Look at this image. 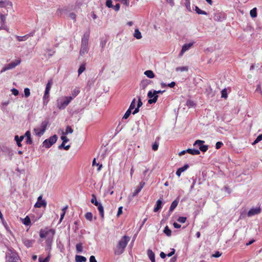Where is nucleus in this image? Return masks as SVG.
Segmentation results:
<instances>
[{"instance_id": "61", "label": "nucleus", "mask_w": 262, "mask_h": 262, "mask_svg": "<svg viewBox=\"0 0 262 262\" xmlns=\"http://www.w3.org/2000/svg\"><path fill=\"white\" fill-rule=\"evenodd\" d=\"M122 209L123 207L122 206L119 207L117 214V216H119L122 213Z\"/></svg>"}, {"instance_id": "6", "label": "nucleus", "mask_w": 262, "mask_h": 262, "mask_svg": "<svg viewBox=\"0 0 262 262\" xmlns=\"http://www.w3.org/2000/svg\"><path fill=\"white\" fill-rule=\"evenodd\" d=\"M57 138L58 137L56 135L50 137L49 139L45 140L43 142V146L47 148H49L56 142Z\"/></svg>"}, {"instance_id": "30", "label": "nucleus", "mask_w": 262, "mask_h": 262, "mask_svg": "<svg viewBox=\"0 0 262 262\" xmlns=\"http://www.w3.org/2000/svg\"><path fill=\"white\" fill-rule=\"evenodd\" d=\"M195 11L199 14H203V15L207 14V13L206 11L202 10L197 6H195Z\"/></svg>"}, {"instance_id": "8", "label": "nucleus", "mask_w": 262, "mask_h": 262, "mask_svg": "<svg viewBox=\"0 0 262 262\" xmlns=\"http://www.w3.org/2000/svg\"><path fill=\"white\" fill-rule=\"evenodd\" d=\"M165 91V90H163V91H161V90H159V91L154 90L153 92H154V94L155 95V96L152 99H148V103L149 104H150L156 103L157 101V100H158V94H162Z\"/></svg>"}, {"instance_id": "13", "label": "nucleus", "mask_w": 262, "mask_h": 262, "mask_svg": "<svg viewBox=\"0 0 262 262\" xmlns=\"http://www.w3.org/2000/svg\"><path fill=\"white\" fill-rule=\"evenodd\" d=\"M145 183L144 182H141L139 184V186H138L136 189L135 190L134 192L133 193V196H136L138 195V194L140 192V191L142 190V189L144 186Z\"/></svg>"}, {"instance_id": "28", "label": "nucleus", "mask_w": 262, "mask_h": 262, "mask_svg": "<svg viewBox=\"0 0 262 262\" xmlns=\"http://www.w3.org/2000/svg\"><path fill=\"white\" fill-rule=\"evenodd\" d=\"M250 14L251 17L254 18L257 16V8H254L250 11Z\"/></svg>"}, {"instance_id": "22", "label": "nucleus", "mask_w": 262, "mask_h": 262, "mask_svg": "<svg viewBox=\"0 0 262 262\" xmlns=\"http://www.w3.org/2000/svg\"><path fill=\"white\" fill-rule=\"evenodd\" d=\"M12 256L7 255V258L8 260L11 262H13L17 259V255L16 253H12Z\"/></svg>"}, {"instance_id": "26", "label": "nucleus", "mask_w": 262, "mask_h": 262, "mask_svg": "<svg viewBox=\"0 0 262 262\" xmlns=\"http://www.w3.org/2000/svg\"><path fill=\"white\" fill-rule=\"evenodd\" d=\"M75 261L76 262H85L86 261V258L84 256L77 255L75 256Z\"/></svg>"}, {"instance_id": "17", "label": "nucleus", "mask_w": 262, "mask_h": 262, "mask_svg": "<svg viewBox=\"0 0 262 262\" xmlns=\"http://www.w3.org/2000/svg\"><path fill=\"white\" fill-rule=\"evenodd\" d=\"M88 46L81 45L80 50V55L83 56L88 52Z\"/></svg>"}, {"instance_id": "55", "label": "nucleus", "mask_w": 262, "mask_h": 262, "mask_svg": "<svg viewBox=\"0 0 262 262\" xmlns=\"http://www.w3.org/2000/svg\"><path fill=\"white\" fill-rule=\"evenodd\" d=\"M106 6L108 8H112L113 6L112 5V0H106Z\"/></svg>"}, {"instance_id": "44", "label": "nucleus", "mask_w": 262, "mask_h": 262, "mask_svg": "<svg viewBox=\"0 0 262 262\" xmlns=\"http://www.w3.org/2000/svg\"><path fill=\"white\" fill-rule=\"evenodd\" d=\"M261 140H262V134L257 136L256 139L253 142V144H255Z\"/></svg>"}, {"instance_id": "59", "label": "nucleus", "mask_w": 262, "mask_h": 262, "mask_svg": "<svg viewBox=\"0 0 262 262\" xmlns=\"http://www.w3.org/2000/svg\"><path fill=\"white\" fill-rule=\"evenodd\" d=\"M223 145V143L222 142H217L215 145V147L216 149L220 148Z\"/></svg>"}, {"instance_id": "62", "label": "nucleus", "mask_w": 262, "mask_h": 262, "mask_svg": "<svg viewBox=\"0 0 262 262\" xmlns=\"http://www.w3.org/2000/svg\"><path fill=\"white\" fill-rule=\"evenodd\" d=\"M175 251H176V250H175L174 249H171V251L170 253H169L168 254H167V255L168 257H170V256H172L174 254Z\"/></svg>"}, {"instance_id": "60", "label": "nucleus", "mask_w": 262, "mask_h": 262, "mask_svg": "<svg viewBox=\"0 0 262 262\" xmlns=\"http://www.w3.org/2000/svg\"><path fill=\"white\" fill-rule=\"evenodd\" d=\"M12 94L14 95V96H17L19 94V92L16 89H14L13 88L12 90Z\"/></svg>"}, {"instance_id": "54", "label": "nucleus", "mask_w": 262, "mask_h": 262, "mask_svg": "<svg viewBox=\"0 0 262 262\" xmlns=\"http://www.w3.org/2000/svg\"><path fill=\"white\" fill-rule=\"evenodd\" d=\"M50 257L49 256H47L44 259H42L41 257H39V262H49V261Z\"/></svg>"}, {"instance_id": "38", "label": "nucleus", "mask_w": 262, "mask_h": 262, "mask_svg": "<svg viewBox=\"0 0 262 262\" xmlns=\"http://www.w3.org/2000/svg\"><path fill=\"white\" fill-rule=\"evenodd\" d=\"M73 132V129L72 128V127L70 126H67L66 127V131L64 133H63L64 134H68L69 133L72 134Z\"/></svg>"}, {"instance_id": "5", "label": "nucleus", "mask_w": 262, "mask_h": 262, "mask_svg": "<svg viewBox=\"0 0 262 262\" xmlns=\"http://www.w3.org/2000/svg\"><path fill=\"white\" fill-rule=\"evenodd\" d=\"M53 83L52 80L50 79L48 81L45 91V94L43 97V103L47 104L49 101V92L51 88V85Z\"/></svg>"}, {"instance_id": "42", "label": "nucleus", "mask_w": 262, "mask_h": 262, "mask_svg": "<svg viewBox=\"0 0 262 262\" xmlns=\"http://www.w3.org/2000/svg\"><path fill=\"white\" fill-rule=\"evenodd\" d=\"M204 143V141L203 140H197L195 141L194 143L193 144V145L194 146L198 145L200 147L201 146L203 145Z\"/></svg>"}, {"instance_id": "35", "label": "nucleus", "mask_w": 262, "mask_h": 262, "mask_svg": "<svg viewBox=\"0 0 262 262\" xmlns=\"http://www.w3.org/2000/svg\"><path fill=\"white\" fill-rule=\"evenodd\" d=\"M186 105L189 107H192L195 106V103L191 100H188L187 101Z\"/></svg>"}, {"instance_id": "48", "label": "nucleus", "mask_w": 262, "mask_h": 262, "mask_svg": "<svg viewBox=\"0 0 262 262\" xmlns=\"http://www.w3.org/2000/svg\"><path fill=\"white\" fill-rule=\"evenodd\" d=\"M177 221L180 223H184L186 221V217L180 216L178 219Z\"/></svg>"}, {"instance_id": "52", "label": "nucleus", "mask_w": 262, "mask_h": 262, "mask_svg": "<svg viewBox=\"0 0 262 262\" xmlns=\"http://www.w3.org/2000/svg\"><path fill=\"white\" fill-rule=\"evenodd\" d=\"M69 17H70L71 19H73L74 21H76V15L75 13H73V12L70 13Z\"/></svg>"}, {"instance_id": "33", "label": "nucleus", "mask_w": 262, "mask_h": 262, "mask_svg": "<svg viewBox=\"0 0 262 262\" xmlns=\"http://www.w3.org/2000/svg\"><path fill=\"white\" fill-rule=\"evenodd\" d=\"M176 71H181V72H184V71H187L188 70V67H177L176 69Z\"/></svg>"}, {"instance_id": "21", "label": "nucleus", "mask_w": 262, "mask_h": 262, "mask_svg": "<svg viewBox=\"0 0 262 262\" xmlns=\"http://www.w3.org/2000/svg\"><path fill=\"white\" fill-rule=\"evenodd\" d=\"M147 255L151 262H155V253L150 249L147 250Z\"/></svg>"}, {"instance_id": "37", "label": "nucleus", "mask_w": 262, "mask_h": 262, "mask_svg": "<svg viewBox=\"0 0 262 262\" xmlns=\"http://www.w3.org/2000/svg\"><path fill=\"white\" fill-rule=\"evenodd\" d=\"M76 250L78 252H81L83 250V246L81 243H78L76 245Z\"/></svg>"}, {"instance_id": "47", "label": "nucleus", "mask_w": 262, "mask_h": 262, "mask_svg": "<svg viewBox=\"0 0 262 262\" xmlns=\"http://www.w3.org/2000/svg\"><path fill=\"white\" fill-rule=\"evenodd\" d=\"M208 148V147L207 145H203L202 146H201L199 147L200 150L203 152L206 151L207 150Z\"/></svg>"}, {"instance_id": "18", "label": "nucleus", "mask_w": 262, "mask_h": 262, "mask_svg": "<svg viewBox=\"0 0 262 262\" xmlns=\"http://www.w3.org/2000/svg\"><path fill=\"white\" fill-rule=\"evenodd\" d=\"M96 206H97V207H98V210L99 212V213H100L101 219H103L104 217V209H103V206L101 204L99 203Z\"/></svg>"}, {"instance_id": "36", "label": "nucleus", "mask_w": 262, "mask_h": 262, "mask_svg": "<svg viewBox=\"0 0 262 262\" xmlns=\"http://www.w3.org/2000/svg\"><path fill=\"white\" fill-rule=\"evenodd\" d=\"M23 223L24 225L28 226L31 223L30 219L28 216H27L24 220Z\"/></svg>"}, {"instance_id": "51", "label": "nucleus", "mask_w": 262, "mask_h": 262, "mask_svg": "<svg viewBox=\"0 0 262 262\" xmlns=\"http://www.w3.org/2000/svg\"><path fill=\"white\" fill-rule=\"evenodd\" d=\"M155 96V95L154 94V92H152L151 91H150L148 92L147 97L148 98H149V99H152L153 98H154Z\"/></svg>"}, {"instance_id": "14", "label": "nucleus", "mask_w": 262, "mask_h": 262, "mask_svg": "<svg viewBox=\"0 0 262 262\" xmlns=\"http://www.w3.org/2000/svg\"><path fill=\"white\" fill-rule=\"evenodd\" d=\"M213 18L215 21H221L225 18V17L221 13L217 12L214 14Z\"/></svg>"}, {"instance_id": "34", "label": "nucleus", "mask_w": 262, "mask_h": 262, "mask_svg": "<svg viewBox=\"0 0 262 262\" xmlns=\"http://www.w3.org/2000/svg\"><path fill=\"white\" fill-rule=\"evenodd\" d=\"M85 219L88 220V221H92V220H93V214L91 212H87L85 214Z\"/></svg>"}, {"instance_id": "1", "label": "nucleus", "mask_w": 262, "mask_h": 262, "mask_svg": "<svg viewBox=\"0 0 262 262\" xmlns=\"http://www.w3.org/2000/svg\"><path fill=\"white\" fill-rule=\"evenodd\" d=\"M130 240V237L128 236H123L118 242L114 249V254L117 255L122 254Z\"/></svg>"}, {"instance_id": "23", "label": "nucleus", "mask_w": 262, "mask_h": 262, "mask_svg": "<svg viewBox=\"0 0 262 262\" xmlns=\"http://www.w3.org/2000/svg\"><path fill=\"white\" fill-rule=\"evenodd\" d=\"M186 151L187 152L192 155H198L200 154V151L198 149L189 148L187 149Z\"/></svg>"}, {"instance_id": "4", "label": "nucleus", "mask_w": 262, "mask_h": 262, "mask_svg": "<svg viewBox=\"0 0 262 262\" xmlns=\"http://www.w3.org/2000/svg\"><path fill=\"white\" fill-rule=\"evenodd\" d=\"M73 100V97L71 96L65 97L63 100L58 101L57 107L60 110L64 109Z\"/></svg>"}, {"instance_id": "41", "label": "nucleus", "mask_w": 262, "mask_h": 262, "mask_svg": "<svg viewBox=\"0 0 262 262\" xmlns=\"http://www.w3.org/2000/svg\"><path fill=\"white\" fill-rule=\"evenodd\" d=\"M149 83H150V82H149V80H147V79L143 80L141 82V85L143 87V88L144 89Z\"/></svg>"}, {"instance_id": "46", "label": "nucleus", "mask_w": 262, "mask_h": 262, "mask_svg": "<svg viewBox=\"0 0 262 262\" xmlns=\"http://www.w3.org/2000/svg\"><path fill=\"white\" fill-rule=\"evenodd\" d=\"M25 96L26 98L30 95V89L29 88H25L24 90Z\"/></svg>"}, {"instance_id": "50", "label": "nucleus", "mask_w": 262, "mask_h": 262, "mask_svg": "<svg viewBox=\"0 0 262 262\" xmlns=\"http://www.w3.org/2000/svg\"><path fill=\"white\" fill-rule=\"evenodd\" d=\"M189 167V165L188 164H186L184 165V166L182 167H180L179 168V170H180V171L183 172H184V171H185Z\"/></svg>"}, {"instance_id": "63", "label": "nucleus", "mask_w": 262, "mask_h": 262, "mask_svg": "<svg viewBox=\"0 0 262 262\" xmlns=\"http://www.w3.org/2000/svg\"><path fill=\"white\" fill-rule=\"evenodd\" d=\"M90 262H97V260L94 256L92 255L90 256Z\"/></svg>"}, {"instance_id": "49", "label": "nucleus", "mask_w": 262, "mask_h": 262, "mask_svg": "<svg viewBox=\"0 0 262 262\" xmlns=\"http://www.w3.org/2000/svg\"><path fill=\"white\" fill-rule=\"evenodd\" d=\"M159 147V143L157 142H155L152 146V149L154 151H156L158 150Z\"/></svg>"}, {"instance_id": "31", "label": "nucleus", "mask_w": 262, "mask_h": 262, "mask_svg": "<svg viewBox=\"0 0 262 262\" xmlns=\"http://www.w3.org/2000/svg\"><path fill=\"white\" fill-rule=\"evenodd\" d=\"M85 70V63H82L79 67L78 72V75H80Z\"/></svg>"}, {"instance_id": "58", "label": "nucleus", "mask_w": 262, "mask_h": 262, "mask_svg": "<svg viewBox=\"0 0 262 262\" xmlns=\"http://www.w3.org/2000/svg\"><path fill=\"white\" fill-rule=\"evenodd\" d=\"M61 139L62 140V142H63V143H67L69 141V139L65 136H62L61 137Z\"/></svg>"}, {"instance_id": "11", "label": "nucleus", "mask_w": 262, "mask_h": 262, "mask_svg": "<svg viewBox=\"0 0 262 262\" xmlns=\"http://www.w3.org/2000/svg\"><path fill=\"white\" fill-rule=\"evenodd\" d=\"M90 37V31L85 32L82 37L81 45L88 46Z\"/></svg>"}, {"instance_id": "10", "label": "nucleus", "mask_w": 262, "mask_h": 262, "mask_svg": "<svg viewBox=\"0 0 262 262\" xmlns=\"http://www.w3.org/2000/svg\"><path fill=\"white\" fill-rule=\"evenodd\" d=\"M261 212V209L260 207L252 208L250 209L247 213V215L249 217L253 216L256 214L260 213Z\"/></svg>"}, {"instance_id": "53", "label": "nucleus", "mask_w": 262, "mask_h": 262, "mask_svg": "<svg viewBox=\"0 0 262 262\" xmlns=\"http://www.w3.org/2000/svg\"><path fill=\"white\" fill-rule=\"evenodd\" d=\"M79 93V91L77 89H75L74 90H73V92H72V97H73V99Z\"/></svg>"}, {"instance_id": "7", "label": "nucleus", "mask_w": 262, "mask_h": 262, "mask_svg": "<svg viewBox=\"0 0 262 262\" xmlns=\"http://www.w3.org/2000/svg\"><path fill=\"white\" fill-rule=\"evenodd\" d=\"M20 62V60H16L15 62H12L5 66L2 70L1 72H4L7 70L12 69L18 65Z\"/></svg>"}, {"instance_id": "12", "label": "nucleus", "mask_w": 262, "mask_h": 262, "mask_svg": "<svg viewBox=\"0 0 262 262\" xmlns=\"http://www.w3.org/2000/svg\"><path fill=\"white\" fill-rule=\"evenodd\" d=\"M193 45V43H189L184 44L182 48L181 51L179 54L180 56H181L183 55V54L188 50Z\"/></svg>"}, {"instance_id": "32", "label": "nucleus", "mask_w": 262, "mask_h": 262, "mask_svg": "<svg viewBox=\"0 0 262 262\" xmlns=\"http://www.w3.org/2000/svg\"><path fill=\"white\" fill-rule=\"evenodd\" d=\"M91 203L94 204L95 206L98 205L99 203L97 201L96 196L95 194H92V198L91 201Z\"/></svg>"}, {"instance_id": "29", "label": "nucleus", "mask_w": 262, "mask_h": 262, "mask_svg": "<svg viewBox=\"0 0 262 262\" xmlns=\"http://www.w3.org/2000/svg\"><path fill=\"white\" fill-rule=\"evenodd\" d=\"M134 37L137 39H139L142 38L141 32L138 29H136L134 33Z\"/></svg>"}, {"instance_id": "45", "label": "nucleus", "mask_w": 262, "mask_h": 262, "mask_svg": "<svg viewBox=\"0 0 262 262\" xmlns=\"http://www.w3.org/2000/svg\"><path fill=\"white\" fill-rule=\"evenodd\" d=\"M221 95H222V98H227V90H226V89H223L221 91Z\"/></svg>"}, {"instance_id": "64", "label": "nucleus", "mask_w": 262, "mask_h": 262, "mask_svg": "<svg viewBox=\"0 0 262 262\" xmlns=\"http://www.w3.org/2000/svg\"><path fill=\"white\" fill-rule=\"evenodd\" d=\"M0 18H1V21L3 23H4L5 21L6 20V16L3 14H0Z\"/></svg>"}, {"instance_id": "40", "label": "nucleus", "mask_w": 262, "mask_h": 262, "mask_svg": "<svg viewBox=\"0 0 262 262\" xmlns=\"http://www.w3.org/2000/svg\"><path fill=\"white\" fill-rule=\"evenodd\" d=\"M131 111H132V110H130L129 108H128L127 110V111L126 112V113H125V114L124 115V116L123 117V119H127L130 115V114L132 112Z\"/></svg>"}, {"instance_id": "27", "label": "nucleus", "mask_w": 262, "mask_h": 262, "mask_svg": "<svg viewBox=\"0 0 262 262\" xmlns=\"http://www.w3.org/2000/svg\"><path fill=\"white\" fill-rule=\"evenodd\" d=\"M144 74L149 78H153L155 75L154 72L151 70H147L144 72Z\"/></svg>"}, {"instance_id": "16", "label": "nucleus", "mask_w": 262, "mask_h": 262, "mask_svg": "<svg viewBox=\"0 0 262 262\" xmlns=\"http://www.w3.org/2000/svg\"><path fill=\"white\" fill-rule=\"evenodd\" d=\"M27 137L26 143L27 144L31 145L32 144L33 141L31 137V133L29 130L26 132L25 136Z\"/></svg>"}, {"instance_id": "56", "label": "nucleus", "mask_w": 262, "mask_h": 262, "mask_svg": "<svg viewBox=\"0 0 262 262\" xmlns=\"http://www.w3.org/2000/svg\"><path fill=\"white\" fill-rule=\"evenodd\" d=\"M222 255V253L219 251H216L214 254L212 255V257H219Z\"/></svg>"}, {"instance_id": "3", "label": "nucleus", "mask_w": 262, "mask_h": 262, "mask_svg": "<svg viewBox=\"0 0 262 262\" xmlns=\"http://www.w3.org/2000/svg\"><path fill=\"white\" fill-rule=\"evenodd\" d=\"M48 123V121H45L41 122L40 127L34 128L33 131L35 134L38 137L42 136L47 129Z\"/></svg>"}, {"instance_id": "57", "label": "nucleus", "mask_w": 262, "mask_h": 262, "mask_svg": "<svg viewBox=\"0 0 262 262\" xmlns=\"http://www.w3.org/2000/svg\"><path fill=\"white\" fill-rule=\"evenodd\" d=\"M143 104V103L141 101V99L140 97H138V103H137V107H140Z\"/></svg>"}, {"instance_id": "9", "label": "nucleus", "mask_w": 262, "mask_h": 262, "mask_svg": "<svg viewBox=\"0 0 262 262\" xmlns=\"http://www.w3.org/2000/svg\"><path fill=\"white\" fill-rule=\"evenodd\" d=\"M42 196L40 195L37 199V202L34 205L35 208H41V207H46L47 203L45 200H42Z\"/></svg>"}, {"instance_id": "15", "label": "nucleus", "mask_w": 262, "mask_h": 262, "mask_svg": "<svg viewBox=\"0 0 262 262\" xmlns=\"http://www.w3.org/2000/svg\"><path fill=\"white\" fill-rule=\"evenodd\" d=\"M179 203V198H178L176 200L173 201L169 208V212H171L173 211V210L177 207Z\"/></svg>"}, {"instance_id": "24", "label": "nucleus", "mask_w": 262, "mask_h": 262, "mask_svg": "<svg viewBox=\"0 0 262 262\" xmlns=\"http://www.w3.org/2000/svg\"><path fill=\"white\" fill-rule=\"evenodd\" d=\"M24 137V136H21L20 137H19L18 136H15V140L16 141L18 146L20 147L21 146V142L23 140Z\"/></svg>"}, {"instance_id": "39", "label": "nucleus", "mask_w": 262, "mask_h": 262, "mask_svg": "<svg viewBox=\"0 0 262 262\" xmlns=\"http://www.w3.org/2000/svg\"><path fill=\"white\" fill-rule=\"evenodd\" d=\"M164 232L165 233V234L169 236L171 235V230L169 229V228L168 227V226H166L164 228Z\"/></svg>"}, {"instance_id": "25", "label": "nucleus", "mask_w": 262, "mask_h": 262, "mask_svg": "<svg viewBox=\"0 0 262 262\" xmlns=\"http://www.w3.org/2000/svg\"><path fill=\"white\" fill-rule=\"evenodd\" d=\"M23 244L27 247L30 248L32 246L33 242L32 241L28 239H24L23 240Z\"/></svg>"}, {"instance_id": "43", "label": "nucleus", "mask_w": 262, "mask_h": 262, "mask_svg": "<svg viewBox=\"0 0 262 262\" xmlns=\"http://www.w3.org/2000/svg\"><path fill=\"white\" fill-rule=\"evenodd\" d=\"M136 99L135 98H134L133 100H132L130 104V106L129 107V108L130 110H133L134 108H135V106H136Z\"/></svg>"}, {"instance_id": "2", "label": "nucleus", "mask_w": 262, "mask_h": 262, "mask_svg": "<svg viewBox=\"0 0 262 262\" xmlns=\"http://www.w3.org/2000/svg\"><path fill=\"white\" fill-rule=\"evenodd\" d=\"M55 231L53 229H48L46 228L44 229H41L39 231V236L41 238H47L48 240H52L55 235Z\"/></svg>"}, {"instance_id": "20", "label": "nucleus", "mask_w": 262, "mask_h": 262, "mask_svg": "<svg viewBox=\"0 0 262 262\" xmlns=\"http://www.w3.org/2000/svg\"><path fill=\"white\" fill-rule=\"evenodd\" d=\"M162 202L160 200H158L156 202V206L155 207L154 211L156 212L158 211L162 208Z\"/></svg>"}, {"instance_id": "19", "label": "nucleus", "mask_w": 262, "mask_h": 262, "mask_svg": "<svg viewBox=\"0 0 262 262\" xmlns=\"http://www.w3.org/2000/svg\"><path fill=\"white\" fill-rule=\"evenodd\" d=\"M33 35V33H30L29 34H27L26 35L20 36H16V38L18 41H25L27 39L29 36H32Z\"/></svg>"}]
</instances>
